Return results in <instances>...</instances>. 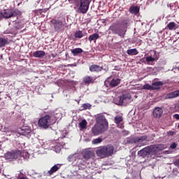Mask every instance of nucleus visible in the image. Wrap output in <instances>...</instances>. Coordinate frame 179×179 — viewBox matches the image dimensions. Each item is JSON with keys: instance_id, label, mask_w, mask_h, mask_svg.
<instances>
[{"instance_id": "nucleus-41", "label": "nucleus", "mask_w": 179, "mask_h": 179, "mask_svg": "<svg viewBox=\"0 0 179 179\" xmlns=\"http://www.w3.org/2000/svg\"><path fill=\"white\" fill-rule=\"evenodd\" d=\"M113 29H112V25L109 27V29L108 30V34L110 35L112 32Z\"/></svg>"}, {"instance_id": "nucleus-44", "label": "nucleus", "mask_w": 179, "mask_h": 179, "mask_svg": "<svg viewBox=\"0 0 179 179\" xmlns=\"http://www.w3.org/2000/svg\"><path fill=\"white\" fill-rule=\"evenodd\" d=\"M178 128L179 129V124H178Z\"/></svg>"}, {"instance_id": "nucleus-13", "label": "nucleus", "mask_w": 179, "mask_h": 179, "mask_svg": "<svg viewBox=\"0 0 179 179\" xmlns=\"http://www.w3.org/2000/svg\"><path fill=\"white\" fill-rule=\"evenodd\" d=\"M96 78L92 76H85L83 78V83L85 85L93 84L95 83Z\"/></svg>"}, {"instance_id": "nucleus-6", "label": "nucleus", "mask_w": 179, "mask_h": 179, "mask_svg": "<svg viewBox=\"0 0 179 179\" xmlns=\"http://www.w3.org/2000/svg\"><path fill=\"white\" fill-rule=\"evenodd\" d=\"M77 6H79L78 10L82 14H86L90 8L89 0H80V3H77Z\"/></svg>"}, {"instance_id": "nucleus-4", "label": "nucleus", "mask_w": 179, "mask_h": 179, "mask_svg": "<svg viewBox=\"0 0 179 179\" xmlns=\"http://www.w3.org/2000/svg\"><path fill=\"white\" fill-rule=\"evenodd\" d=\"M145 141L148 142V137L146 134L139 137H127V144H137L138 143L140 144L139 146L146 145V143H143Z\"/></svg>"}, {"instance_id": "nucleus-36", "label": "nucleus", "mask_w": 179, "mask_h": 179, "mask_svg": "<svg viewBox=\"0 0 179 179\" xmlns=\"http://www.w3.org/2000/svg\"><path fill=\"white\" fill-rule=\"evenodd\" d=\"M83 109H84V110H87V109L90 108V107H91V105L89 104V103H84V104L83 105Z\"/></svg>"}, {"instance_id": "nucleus-10", "label": "nucleus", "mask_w": 179, "mask_h": 179, "mask_svg": "<svg viewBox=\"0 0 179 179\" xmlns=\"http://www.w3.org/2000/svg\"><path fill=\"white\" fill-rule=\"evenodd\" d=\"M94 157H95V153L94 151L86 150L83 153V159H84V161H88Z\"/></svg>"}, {"instance_id": "nucleus-29", "label": "nucleus", "mask_w": 179, "mask_h": 179, "mask_svg": "<svg viewBox=\"0 0 179 179\" xmlns=\"http://www.w3.org/2000/svg\"><path fill=\"white\" fill-rule=\"evenodd\" d=\"M74 36L76 38H82L83 37V34L81 30L76 31Z\"/></svg>"}, {"instance_id": "nucleus-19", "label": "nucleus", "mask_w": 179, "mask_h": 179, "mask_svg": "<svg viewBox=\"0 0 179 179\" xmlns=\"http://www.w3.org/2000/svg\"><path fill=\"white\" fill-rule=\"evenodd\" d=\"M162 113V108H155V109L153 110V116L155 117H161Z\"/></svg>"}, {"instance_id": "nucleus-24", "label": "nucleus", "mask_w": 179, "mask_h": 179, "mask_svg": "<svg viewBox=\"0 0 179 179\" xmlns=\"http://www.w3.org/2000/svg\"><path fill=\"white\" fill-rule=\"evenodd\" d=\"M150 155H157L158 153L157 144L156 145H150Z\"/></svg>"}, {"instance_id": "nucleus-26", "label": "nucleus", "mask_w": 179, "mask_h": 179, "mask_svg": "<svg viewBox=\"0 0 179 179\" xmlns=\"http://www.w3.org/2000/svg\"><path fill=\"white\" fill-rule=\"evenodd\" d=\"M13 157L14 159H17L19 157H21L22 156V152L20 150H13Z\"/></svg>"}, {"instance_id": "nucleus-37", "label": "nucleus", "mask_w": 179, "mask_h": 179, "mask_svg": "<svg viewBox=\"0 0 179 179\" xmlns=\"http://www.w3.org/2000/svg\"><path fill=\"white\" fill-rule=\"evenodd\" d=\"M173 164L175 165V166H176L177 168L179 169V158H178L177 159L174 160Z\"/></svg>"}, {"instance_id": "nucleus-28", "label": "nucleus", "mask_w": 179, "mask_h": 179, "mask_svg": "<svg viewBox=\"0 0 179 179\" xmlns=\"http://www.w3.org/2000/svg\"><path fill=\"white\" fill-rule=\"evenodd\" d=\"M139 8L136 6H131L129 8V12L134 14H138V13H139Z\"/></svg>"}, {"instance_id": "nucleus-23", "label": "nucleus", "mask_w": 179, "mask_h": 179, "mask_svg": "<svg viewBox=\"0 0 179 179\" xmlns=\"http://www.w3.org/2000/svg\"><path fill=\"white\" fill-rule=\"evenodd\" d=\"M127 52L128 55H138L139 51L137 50L136 48H134L133 49H128Z\"/></svg>"}, {"instance_id": "nucleus-35", "label": "nucleus", "mask_w": 179, "mask_h": 179, "mask_svg": "<svg viewBox=\"0 0 179 179\" xmlns=\"http://www.w3.org/2000/svg\"><path fill=\"white\" fill-rule=\"evenodd\" d=\"M145 59L148 64H150V62H155V59L152 57V56H148Z\"/></svg>"}, {"instance_id": "nucleus-33", "label": "nucleus", "mask_w": 179, "mask_h": 179, "mask_svg": "<svg viewBox=\"0 0 179 179\" xmlns=\"http://www.w3.org/2000/svg\"><path fill=\"white\" fill-rule=\"evenodd\" d=\"M102 141H103L102 138L99 137L97 138H95V139L92 140V144L97 145L100 143H102Z\"/></svg>"}, {"instance_id": "nucleus-45", "label": "nucleus", "mask_w": 179, "mask_h": 179, "mask_svg": "<svg viewBox=\"0 0 179 179\" xmlns=\"http://www.w3.org/2000/svg\"><path fill=\"white\" fill-rule=\"evenodd\" d=\"M178 69H179V66H178Z\"/></svg>"}, {"instance_id": "nucleus-12", "label": "nucleus", "mask_w": 179, "mask_h": 179, "mask_svg": "<svg viewBox=\"0 0 179 179\" xmlns=\"http://www.w3.org/2000/svg\"><path fill=\"white\" fill-rule=\"evenodd\" d=\"M62 165L59 164H55L50 169L49 171L45 172V175L46 176H51L52 175H54L57 171H59V170L60 169Z\"/></svg>"}, {"instance_id": "nucleus-7", "label": "nucleus", "mask_w": 179, "mask_h": 179, "mask_svg": "<svg viewBox=\"0 0 179 179\" xmlns=\"http://www.w3.org/2000/svg\"><path fill=\"white\" fill-rule=\"evenodd\" d=\"M162 85H164V83L162 81L153 82L152 85L150 84H144L143 89L145 90H159L160 87Z\"/></svg>"}, {"instance_id": "nucleus-32", "label": "nucleus", "mask_w": 179, "mask_h": 179, "mask_svg": "<svg viewBox=\"0 0 179 179\" xmlns=\"http://www.w3.org/2000/svg\"><path fill=\"white\" fill-rule=\"evenodd\" d=\"M166 148L165 144H157V152L159 153L160 151L164 150Z\"/></svg>"}, {"instance_id": "nucleus-40", "label": "nucleus", "mask_w": 179, "mask_h": 179, "mask_svg": "<svg viewBox=\"0 0 179 179\" xmlns=\"http://www.w3.org/2000/svg\"><path fill=\"white\" fill-rule=\"evenodd\" d=\"M173 117L176 118L177 120H179V114L178 113H175L173 115Z\"/></svg>"}, {"instance_id": "nucleus-9", "label": "nucleus", "mask_w": 179, "mask_h": 179, "mask_svg": "<svg viewBox=\"0 0 179 179\" xmlns=\"http://www.w3.org/2000/svg\"><path fill=\"white\" fill-rule=\"evenodd\" d=\"M113 33L118 34L119 36H124L125 34L124 27L122 24H116L113 27Z\"/></svg>"}, {"instance_id": "nucleus-15", "label": "nucleus", "mask_w": 179, "mask_h": 179, "mask_svg": "<svg viewBox=\"0 0 179 179\" xmlns=\"http://www.w3.org/2000/svg\"><path fill=\"white\" fill-rule=\"evenodd\" d=\"M115 123L117 125L118 128L124 129V125L123 123H121V122L123 121V117L122 116H116L114 118Z\"/></svg>"}, {"instance_id": "nucleus-39", "label": "nucleus", "mask_w": 179, "mask_h": 179, "mask_svg": "<svg viewBox=\"0 0 179 179\" xmlns=\"http://www.w3.org/2000/svg\"><path fill=\"white\" fill-rule=\"evenodd\" d=\"M73 157H74L73 155H70L69 158H68L69 162H73Z\"/></svg>"}, {"instance_id": "nucleus-20", "label": "nucleus", "mask_w": 179, "mask_h": 179, "mask_svg": "<svg viewBox=\"0 0 179 179\" xmlns=\"http://www.w3.org/2000/svg\"><path fill=\"white\" fill-rule=\"evenodd\" d=\"M102 70H103V68L98 65H92L90 66V71L91 72H99Z\"/></svg>"}, {"instance_id": "nucleus-3", "label": "nucleus", "mask_w": 179, "mask_h": 179, "mask_svg": "<svg viewBox=\"0 0 179 179\" xmlns=\"http://www.w3.org/2000/svg\"><path fill=\"white\" fill-rule=\"evenodd\" d=\"M113 154V145H107L106 146L99 147L96 150V155L101 159L110 157Z\"/></svg>"}, {"instance_id": "nucleus-34", "label": "nucleus", "mask_w": 179, "mask_h": 179, "mask_svg": "<svg viewBox=\"0 0 179 179\" xmlns=\"http://www.w3.org/2000/svg\"><path fill=\"white\" fill-rule=\"evenodd\" d=\"M120 78H116V80H113V87H117V85H120Z\"/></svg>"}, {"instance_id": "nucleus-5", "label": "nucleus", "mask_w": 179, "mask_h": 179, "mask_svg": "<svg viewBox=\"0 0 179 179\" xmlns=\"http://www.w3.org/2000/svg\"><path fill=\"white\" fill-rule=\"evenodd\" d=\"M3 17L8 19L10 17H17L22 15V13L17 9L13 10V8L5 9L1 13Z\"/></svg>"}, {"instance_id": "nucleus-43", "label": "nucleus", "mask_w": 179, "mask_h": 179, "mask_svg": "<svg viewBox=\"0 0 179 179\" xmlns=\"http://www.w3.org/2000/svg\"><path fill=\"white\" fill-rule=\"evenodd\" d=\"M18 179H26L24 177H20Z\"/></svg>"}, {"instance_id": "nucleus-30", "label": "nucleus", "mask_w": 179, "mask_h": 179, "mask_svg": "<svg viewBox=\"0 0 179 179\" xmlns=\"http://www.w3.org/2000/svg\"><path fill=\"white\" fill-rule=\"evenodd\" d=\"M87 125V122L86 120H83L81 122L79 123V127L81 128L82 129H86Z\"/></svg>"}, {"instance_id": "nucleus-46", "label": "nucleus", "mask_w": 179, "mask_h": 179, "mask_svg": "<svg viewBox=\"0 0 179 179\" xmlns=\"http://www.w3.org/2000/svg\"><path fill=\"white\" fill-rule=\"evenodd\" d=\"M178 109H179V106H178Z\"/></svg>"}, {"instance_id": "nucleus-27", "label": "nucleus", "mask_w": 179, "mask_h": 179, "mask_svg": "<svg viewBox=\"0 0 179 179\" xmlns=\"http://www.w3.org/2000/svg\"><path fill=\"white\" fill-rule=\"evenodd\" d=\"M6 159H8V160H13L15 159L14 158V155H13V152L12 151L10 152H8L6 155H5Z\"/></svg>"}, {"instance_id": "nucleus-16", "label": "nucleus", "mask_w": 179, "mask_h": 179, "mask_svg": "<svg viewBox=\"0 0 179 179\" xmlns=\"http://www.w3.org/2000/svg\"><path fill=\"white\" fill-rule=\"evenodd\" d=\"M179 96V90H175L172 92H169L166 94V99H175L176 97H178Z\"/></svg>"}, {"instance_id": "nucleus-25", "label": "nucleus", "mask_w": 179, "mask_h": 179, "mask_svg": "<svg viewBox=\"0 0 179 179\" xmlns=\"http://www.w3.org/2000/svg\"><path fill=\"white\" fill-rule=\"evenodd\" d=\"M8 43V41L5 38L0 37V48L5 47Z\"/></svg>"}, {"instance_id": "nucleus-17", "label": "nucleus", "mask_w": 179, "mask_h": 179, "mask_svg": "<svg viewBox=\"0 0 179 179\" xmlns=\"http://www.w3.org/2000/svg\"><path fill=\"white\" fill-rule=\"evenodd\" d=\"M46 55V52L45 51L38 50L33 52V57L36 58H42Z\"/></svg>"}, {"instance_id": "nucleus-14", "label": "nucleus", "mask_w": 179, "mask_h": 179, "mask_svg": "<svg viewBox=\"0 0 179 179\" xmlns=\"http://www.w3.org/2000/svg\"><path fill=\"white\" fill-rule=\"evenodd\" d=\"M138 154L141 156V157H146V156H149L150 155V145L146 146L140 151L138 152Z\"/></svg>"}, {"instance_id": "nucleus-22", "label": "nucleus", "mask_w": 179, "mask_h": 179, "mask_svg": "<svg viewBox=\"0 0 179 179\" xmlns=\"http://www.w3.org/2000/svg\"><path fill=\"white\" fill-rule=\"evenodd\" d=\"M104 85L106 87L113 88V79L111 77H109L107 80H105Z\"/></svg>"}, {"instance_id": "nucleus-38", "label": "nucleus", "mask_w": 179, "mask_h": 179, "mask_svg": "<svg viewBox=\"0 0 179 179\" xmlns=\"http://www.w3.org/2000/svg\"><path fill=\"white\" fill-rule=\"evenodd\" d=\"M176 148H177V144L176 142L172 143L170 145L171 149H176Z\"/></svg>"}, {"instance_id": "nucleus-42", "label": "nucleus", "mask_w": 179, "mask_h": 179, "mask_svg": "<svg viewBox=\"0 0 179 179\" xmlns=\"http://www.w3.org/2000/svg\"><path fill=\"white\" fill-rule=\"evenodd\" d=\"M170 135H174V131H171Z\"/></svg>"}, {"instance_id": "nucleus-11", "label": "nucleus", "mask_w": 179, "mask_h": 179, "mask_svg": "<svg viewBox=\"0 0 179 179\" xmlns=\"http://www.w3.org/2000/svg\"><path fill=\"white\" fill-rule=\"evenodd\" d=\"M50 23L53 24L54 29L56 31H59V30L63 27V22L60 20L52 19Z\"/></svg>"}, {"instance_id": "nucleus-21", "label": "nucleus", "mask_w": 179, "mask_h": 179, "mask_svg": "<svg viewBox=\"0 0 179 179\" xmlns=\"http://www.w3.org/2000/svg\"><path fill=\"white\" fill-rule=\"evenodd\" d=\"M99 38V34H92L90 36H88V41L91 43L92 41L96 42L97 39Z\"/></svg>"}, {"instance_id": "nucleus-1", "label": "nucleus", "mask_w": 179, "mask_h": 179, "mask_svg": "<svg viewBox=\"0 0 179 179\" xmlns=\"http://www.w3.org/2000/svg\"><path fill=\"white\" fill-rule=\"evenodd\" d=\"M96 124L91 129V133L94 136H99L106 132L108 129V122L103 115H96Z\"/></svg>"}, {"instance_id": "nucleus-2", "label": "nucleus", "mask_w": 179, "mask_h": 179, "mask_svg": "<svg viewBox=\"0 0 179 179\" xmlns=\"http://www.w3.org/2000/svg\"><path fill=\"white\" fill-rule=\"evenodd\" d=\"M45 115L38 120L37 125L38 127L47 129L51 125H54L57 122L55 112H45Z\"/></svg>"}, {"instance_id": "nucleus-31", "label": "nucleus", "mask_w": 179, "mask_h": 179, "mask_svg": "<svg viewBox=\"0 0 179 179\" xmlns=\"http://www.w3.org/2000/svg\"><path fill=\"white\" fill-rule=\"evenodd\" d=\"M176 22H169L166 26V27L169 30H173L176 28Z\"/></svg>"}, {"instance_id": "nucleus-18", "label": "nucleus", "mask_w": 179, "mask_h": 179, "mask_svg": "<svg viewBox=\"0 0 179 179\" xmlns=\"http://www.w3.org/2000/svg\"><path fill=\"white\" fill-rule=\"evenodd\" d=\"M83 52V50L81 48H76L71 50V52L74 57H77L79 54H82Z\"/></svg>"}, {"instance_id": "nucleus-8", "label": "nucleus", "mask_w": 179, "mask_h": 179, "mask_svg": "<svg viewBox=\"0 0 179 179\" xmlns=\"http://www.w3.org/2000/svg\"><path fill=\"white\" fill-rule=\"evenodd\" d=\"M131 99L130 94H123L122 96L117 98V99H114V102L119 106H122L124 102H127V101Z\"/></svg>"}]
</instances>
